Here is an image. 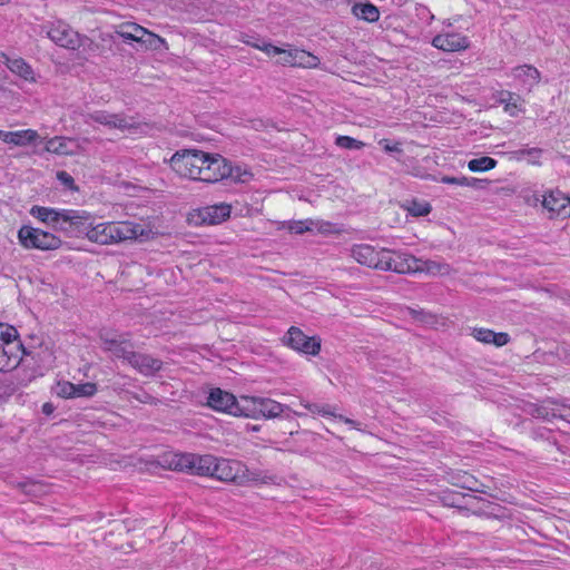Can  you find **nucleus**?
<instances>
[{
    "label": "nucleus",
    "mask_w": 570,
    "mask_h": 570,
    "mask_svg": "<svg viewBox=\"0 0 570 570\" xmlns=\"http://www.w3.org/2000/svg\"><path fill=\"white\" fill-rule=\"evenodd\" d=\"M295 66L302 68H316L320 65V59L311 52L297 49L294 56Z\"/></svg>",
    "instance_id": "nucleus-30"
},
{
    "label": "nucleus",
    "mask_w": 570,
    "mask_h": 570,
    "mask_svg": "<svg viewBox=\"0 0 570 570\" xmlns=\"http://www.w3.org/2000/svg\"><path fill=\"white\" fill-rule=\"evenodd\" d=\"M4 59V63L9 68V70L19 77L23 78L24 80L33 81V70L32 68L21 58H13L10 59L6 55H2Z\"/></svg>",
    "instance_id": "nucleus-23"
},
{
    "label": "nucleus",
    "mask_w": 570,
    "mask_h": 570,
    "mask_svg": "<svg viewBox=\"0 0 570 570\" xmlns=\"http://www.w3.org/2000/svg\"><path fill=\"white\" fill-rule=\"evenodd\" d=\"M403 207L414 217L426 216L432 210V207L428 202H421L416 199L406 202Z\"/></svg>",
    "instance_id": "nucleus-29"
},
{
    "label": "nucleus",
    "mask_w": 570,
    "mask_h": 570,
    "mask_svg": "<svg viewBox=\"0 0 570 570\" xmlns=\"http://www.w3.org/2000/svg\"><path fill=\"white\" fill-rule=\"evenodd\" d=\"M48 37L58 46L76 49L80 46V38L71 27L62 21L52 23L47 30Z\"/></svg>",
    "instance_id": "nucleus-15"
},
{
    "label": "nucleus",
    "mask_w": 570,
    "mask_h": 570,
    "mask_svg": "<svg viewBox=\"0 0 570 570\" xmlns=\"http://www.w3.org/2000/svg\"><path fill=\"white\" fill-rule=\"evenodd\" d=\"M255 49L265 52L269 57L278 56L277 63L283 66H295V52L297 49H283L272 43L254 45Z\"/></svg>",
    "instance_id": "nucleus-21"
},
{
    "label": "nucleus",
    "mask_w": 570,
    "mask_h": 570,
    "mask_svg": "<svg viewBox=\"0 0 570 570\" xmlns=\"http://www.w3.org/2000/svg\"><path fill=\"white\" fill-rule=\"evenodd\" d=\"M216 458L213 455L180 454L176 455L175 469L188 471L197 475L213 476Z\"/></svg>",
    "instance_id": "nucleus-11"
},
{
    "label": "nucleus",
    "mask_w": 570,
    "mask_h": 570,
    "mask_svg": "<svg viewBox=\"0 0 570 570\" xmlns=\"http://www.w3.org/2000/svg\"><path fill=\"white\" fill-rule=\"evenodd\" d=\"M73 142L75 141L71 138L56 136L47 140L45 149L46 151L56 155H72L73 150L71 145Z\"/></svg>",
    "instance_id": "nucleus-24"
},
{
    "label": "nucleus",
    "mask_w": 570,
    "mask_h": 570,
    "mask_svg": "<svg viewBox=\"0 0 570 570\" xmlns=\"http://www.w3.org/2000/svg\"><path fill=\"white\" fill-rule=\"evenodd\" d=\"M83 234L100 245L118 244L147 235L141 225L131 222H105L96 225L85 223Z\"/></svg>",
    "instance_id": "nucleus-3"
},
{
    "label": "nucleus",
    "mask_w": 570,
    "mask_h": 570,
    "mask_svg": "<svg viewBox=\"0 0 570 570\" xmlns=\"http://www.w3.org/2000/svg\"><path fill=\"white\" fill-rule=\"evenodd\" d=\"M352 11L358 19L367 22H375L380 18L379 9L372 3H355Z\"/></svg>",
    "instance_id": "nucleus-27"
},
{
    "label": "nucleus",
    "mask_w": 570,
    "mask_h": 570,
    "mask_svg": "<svg viewBox=\"0 0 570 570\" xmlns=\"http://www.w3.org/2000/svg\"><path fill=\"white\" fill-rule=\"evenodd\" d=\"M337 417H338L341 421H343L344 423H346V424H348V425H351V426H353V428H355V429L360 430V428H358V425H360V424H358L356 421H354V420H352V419H348V417H345V416H343V415H338Z\"/></svg>",
    "instance_id": "nucleus-45"
},
{
    "label": "nucleus",
    "mask_w": 570,
    "mask_h": 570,
    "mask_svg": "<svg viewBox=\"0 0 570 570\" xmlns=\"http://www.w3.org/2000/svg\"><path fill=\"white\" fill-rule=\"evenodd\" d=\"M132 397L144 404H158V400L147 392H140L132 395Z\"/></svg>",
    "instance_id": "nucleus-39"
},
{
    "label": "nucleus",
    "mask_w": 570,
    "mask_h": 570,
    "mask_svg": "<svg viewBox=\"0 0 570 570\" xmlns=\"http://www.w3.org/2000/svg\"><path fill=\"white\" fill-rule=\"evenodd\" d=\"M91 121L121 131L137 128L138 125L134 117H129L125 114H111L106 110H96L91 114H87L85 116V122L89 125Z\"/></svg>",
    "instance_id": "nucleus-12"
},
{
    "label": "nucleus",
    "mask_w": 570,
    "mask_h": 570,
    "mask_svg": "<svg viewBox=\"0 0 570 570\" xmlns=\"http://www.w3.org/2000/svg\"><path fill=\"white\" fill-rule=\"evenodd\" d=\"M472 336L481 343L493 344L497 347L504 346L510 342V336L508 333H495L492 330L482 327L473 328Z\"/></svg>",
    "instance_id": "nucleus-22"
},
{
    "label": "nucleus",
    "mask_w": 570,
    "mask_h": 570,
    "mask_svg": "<svg viewBox=\"0 0 570 570\" xmlns=\"http://www.w3.org/2000/svg\"><path fill=\"white\" fill-rule=\"evenodd\" d=\"M301 404L306 409L308 410L309 412L312 413H318L323 416H326V415H332V416H336L334 414L333 411H331V406L330 405H320V404H315V403H309V402H305V401H302Z\"/></svg>",
    "instance_id": "nucleus-36"
},
{
    "label": "nucleus",
    "mask_w": 570,
    "mask_h": 570,
    "mask_svg": "<svg viewBox=\"0 0 570 570\" xmlns=\"http://www.w3.org/2000/svg\"><path fill=\"white\" fill-rule=\"evenodd\" d=\"M313 225H314V223L312 220L291 222L288 224V229H289V232L299 235L307 230H312Z\"/></svg>",
    "instance_id": "nucleus-37"
},
{
    "label": "nucleus",
    "mask_w": 570,
    "mask_h": 570,
    "mask_svg": "<svg viewBox=\"0 0 570 570\" xmlns=\"http://www.w3.org/2000/svg\"><path fill=\"white\" fill-rule=\"evenodd\" d=\"M468 489H470L471 491H475V492H483L482 490H480L478 487H471L469 485Z\"/></svg>",
    "instance_id": "nucleus-48"
},
{
    "label": "nucleus",
    "mask_w": 570,
    "mask_h": 570,
    "mask_svg": "<svg viewBox=\"0 0 570 570\" xmlns=\"http://www.w3.org/2000/svg\"><path fill=\"white\" fill-rule=\"evenodd\" d=\"M519 154L521 156H529L530 157V163L532 164H539V158L542 154V149L540 148H528V149H522L519 151Z\"/></svg>",
    "instance_id": "nucleus-38"
},
{
    "label": "nucleus",
    "mask_w": 570,
    "mask_h": 570,
    "mask_svg": "<svg viewBox=\"0 0 570 570\" xmlns=\"http://www.w3.org/2000/svg\"><path fill=\"white\" fill-rule=\"evenodd\" d=\"M284 342L291 348L308 355H317L321 351V341L318 338L306 336L301 328L295 326L289 327Z\"/></svg>",
    "instance_id": "nucleus-13"
},
{
    "label": "nucleus",
    "mask_w": 570,
    "mask_h": 570,
    "mask_svg": "<svg viewBox=\"0 0 570 570\" xmlns=\"http://www.w3.org/2000/svg\"><path fill=\"white\" fill-rule=\"evenodd\" d=\"M417 273H426L432 276L449 275L451 267L444 262L417 259Z\"/></svg>",
    "instance_id": "nucleus-25"
},
{
    "label": "nucleus",
    "mask_w": 570,
    "mask_h": 570,
    "mask_svg": "<svg viewBox=\"0 0 570 570\" xmlns=\"http://www.w3.org/2000/svg\"><path fill=\"white\" fill-rule=\"evenodd\" d=\"M242 415L255 420L265 419L272 420L281 417L284 413H293L294 415L302 416L303 414L292 411L289 406L282 404L269 397L259 396H245L243 397Z\"/></svg>",
    "instance_id": "nucleus-5"
},
{
    "label": "nucleus",
    "mask_w": 570,
    "mask_h": 570,
    "mask_svg": "<svg viewBox=\"0 0 570 570\" xmlns=\"http://www.w3.org/2000/svg\"><path fill=\"white\" fill-rule=\"evenodd\" d=\"M53 411V406L50 403H45L42 406V412L46 414H51Z\"/></svg>",
    "instance_id": "nucleus-46"
},
{
    "label": "nucleus",
    "mask_w": 570,
    "mask_h": 570,
    "mask_svg": "<svg viewBox=\"0 0 570 570\" xmlns=\"http://www.w3.org/2000/svg\"><path fill=\"white\" fill-rule=\"evenodd\" d=\"M89 215L86 212L73 209H59L52 228L63 232L67 236H78L83 234L85 223Z\"/></svg>",
    "instance_id": "nucleus-9"
},
{
    "label": "nucleus",
    "mask_w": 570,
    "mask_h": 570,
    "mask_svg": "<svg viewBox=\"0 0 570 570\" xmlns=\"http://www.w3.org/2000/svg\"><path fill=\"white\" fill-rule=\"evenodd\" d=\"M213 476L220 481L233 482L238 485H245L249 482L257 481L263 483L272 481V478H261L258 472L250 471L240 461L228 459L215 460Z\"/></svg>",
    "instance_id": "nucleus-4"
},
{
    "label": "nucleus",
    "mask_w": 570,
    "mask_h": 570,
    "mask_svg": "<svg viewBox=\"0 0 570 570\" xmlns=\"http://www.w3.org/2000/svg\"><path fill=\"white\" fill-rule=\"evenodd\" d=\"M432 45L443 51L454 52L469 47L468 38L460 33L438 35L433 38Z\"/></svg>",
    "instance_id": "nucleus-18"
},
{
    "label": "nucleus",
    "mask_w": 570,
    "mask_h": 570,
    "mask_svg": "<svg viewBox=\"0 0 570 570\" xmlns=\"http://www.w3.org/2000/svg\"><path fill=\"white\" fill-rule=\"evenodd\" d=\"M243 42L248 45V46H249V43H253L252 40H243Z\"/></svg>",
    "instance_id": "nucleus-51"
},
{
    "label": "nucleus",
    "mask_w": 570,
    "mask_h": 570,
    "mask_svg": "<svg viewBox=\"0 0 570 570\" xmlns=\"http://www.w3.org/2000/svg\"><path fill=\"white\" fill-rule=\"evenodd\" d=\"M381 257V271H392L399 274L417 273V258L409 253L384 248Z\"/></svg>",
    "instance_id": "nucleus-10"
},
{
    "label": "nucleus",
    "mask_w": 570,
    "mask_h": 570,
    "mask_svg": "<svg viewBox=\"0 0 570 570\" xmlns=\"http://www.w3.org/2000/svg\"><path fill=\"white\" fill-rule=\"evenodd\" d=\"M18 239L27 249L53 250L62 245V240L52 233L26 225L18 230Z\"/></svg>",
    "instance_id": "nucleus-8"
},
{
    "label": "nucleus",
    "mask_w": 570,
    "mask_h": 570,
    "mask_svg": "<svg viewBox=\"0 0 570 570\" xmlns=\"http://www.w3.org/2000/svg\"><path fill=\"white\" fill-rule=\"evenodd\" d=\"M115 33L124 41H134L144 49H158L165 41L161 37L149 31L136 22H122L115 29Z\"/></svg>",
    "instance_id": "nucleus-7"
},
{
    "label": "nucleus",
    "mask_w": 570,
    "mask_h": 570,
    "mask_svg": "<svg viewBox=\"0 0 570 570\" xmlns=\"http://www.w3.org/2000/svg\"><path fill=\"white\" fill-rule=\"evenodd\" d=\"M441 183L449 184V185H458V186H464V184L468 183V177H451V176H443L441 178Z\"/></svg>",
    "instance_id": "nucleus-42"
},
{
    "label": "nucleus",
    "mask_w": 570,
    "mask_h": 570,
    "mask_svg": "<svg viewBox=\"0 0 570 570\" xmlns=\"http://www.w3.org/2000/svg\"><path fill=\"white\" fill-rule=\"evenodd\" d=\"M542 206L551 217L567 218L570 216V198L560 190H552L543 196Z\"/></svg>",
    "instance_id": "nucleus-16"
},
{
    "label": "nucleus",
    "mask_w": 570,
    "mask_h": 570,
    "mask_svg": "<svg viewBox=\"0 0 570 570\" xmlns=\"http://www.w3.org/2000/svg\"><path fill=\"white\" fill-rule=\"evenodd\" d=\"M409 311H410V314L413 317H417L419 315L423 314V311H416V309H413V308H409Z\"/></svg>",
    "instance_id": "nucleus-47"
},
{
    "label": "nucleus",
    "mask_w": 570,
    "mask_h": 570,
    "mask_svg": "<svg viewBox=\"0 0 570 570\" xmlns=\"http://www.w3.org/2000/svg\"><path fill=\"white\" fill-rule=\"evenodd\" d=\"M336 146L344 149H362L365 144L350 136H337L335 139Z\"/></svg>",
    "instance_id": "nucleus-32"
},
{
    "label": "nucleus",
    "mask_w": 570,
    "mask_h": 570,
    "mask_svg": "<svg viewBox=\"0 0 570 570\" xmlns=\"http://www.w3.org/2000/svg\"><path fill=\"white\" fill-rule=\"evenodd\" d=\"M207 405L218 412L236 416L242 415L243 405L237 402L236 397L232 393L218 387L213 389L209 392Z\"/></svg>",
    "instance_id": "nucleus-14"
},
{
    "label": "nucleus",
    "mask_w": 570,
    "mask_h": 570,
    "mask_svg": "<svg viewBox=\"0 0 570 570\" xmlns=\"http://www.w3.org/2000/svg\"><path fill=\"white\" fill-rule=\"evenodd\" d=\"M55 393L62 399H75V384L67 381L58 382Z\"/></svg>",
    "instance_id": "nucleus-35"
},
{
    "label": "nucleus",
    "mask_w": 570,
    "mask_h": 570,
    "mask_svg": "<svg viewBox=\"0 0 570 570\" xmlns=\"http://www.w3.org/2000/svg\"><path fill=\"white\" fill-rule=\"evenodd\" d=\"M384 248L376 249L367 244L354 245L351 249L352 257L360 264L371 268L381 269L382 257Z\"/></svg>",
    "instance_id": "nucleus-17"
},
{
    "label": "nucleus",
    "mask_w": 570,
    "mask_h": 570,
    "mask_svg": "<svg viewBox=\"0 0 570 570\" xmlns=\"http://www.w3.org/2000/svg\"><path fill=\"white\" fill-rule=\"evenodd\" d=\"M230 205L220 203L199 209L198 217L203 224L216 225L223 223L230 216Z\"/></svg>",
    "instance_id": "nucleus-19"
},
{
    "label": "nucleus",
    "mask_w": 570,
    "mask_h": 570,
    "mask_svg": "<svg viewBox=\"0 0 570 570\" xmlns=\"http://www.w3.org/2000/svg\"><path fill=\"white\" fill-rule=\"evenodd\" d=\"M379 144L383 147L385 153H402L400 142L391 144L387 139H382Z\"/></svg>",
    "instance_id": "nucleus-40"
},
{
    "label": "nucleus",
    "mask_w": 570,
    "mask_h": 570,
    "mask_svg": "<svg viewBox=\"0 0 570 570\" xmlns=\"http://www.w3.org/2000/svg\"><path fill=\"white\" fill-rule=\"evenodd\" d=\"M97 393L96 383L87 382L82 384H75V399L77 397H91Z\"/></svg>",
    "instance_id": "nucleus-34"
},
{
    "label": "nucleus",
    "mask_w": 570,
    "mask_h": 570,
    "mask_svg": "<svg viewBox=\"0 0 570 570\" xmlns=\"http://www.w3.org/2000/svg\"><path fill=\"white\" fill-rule=\"evenodd\" d=\"M9 2H10V0H0V6L9 3Z\"/></svg>",
    "instance_id": "nucleus-50"
},
{
    "label": "nucleus",
    "mask_w": 570,
    "mask_h": 570,
    "mask_svg": "<svg viewBox=\"0 0 570 570\" xmlns=\"http://www.w3.org/2000/svg\"><path fill=\"white\" fill-rule=\"evenodd\" d=\"M513 75L517 79L521 80L529 88H532L540 81V72L532 66H520L513 69Z\"/></svg>",
    "instance_id": "nucleus-26"
},
{
    "label": "nucleus",
    "mask_w": 570,
    "mask_h": 570,
    "mask_svg": "<svg viewBox=\"0 0 570 570\" xmlns=\"http://www.w3.org/2000/svg\"><path fill=\"white\" fill-rule=\"evenodd\" d=\"M484 180H481V179H478V178H468V183L464 184L465 187H473V188H479L481 187V184L483 183Z\"/></svg>",
    "instance_id": "nucleus-44"
},
{
    "label": "nucleus",
    "mask_w": 570,
    "mask_h": 570,
    "mask_svg": "<svg viewBox=\"0 0 570 570\" xmlns=\"http://www.w3.org/2000/svg\"><path fill=\"white\" fill-rule=\"evenodd\" d=\"M57 178L62 185H65L71 189L73 188V178L67 171H65V170L58 171Z\"/></svg>",
    "instance_id": "nucleus-43"
},
{
    "label": "nucleus",
    "mask_w": 570,
    "mask_h": 570,
    "mask_svg": "<svg viewBox=\"0 0 570 570\" xmlns=\"http://www.w3.org/2000/svg\"><path fill=\"white\" fill-rule=\"evenodd\" d=\"M38 138L39 134L33 129L18 131L0 130V140L14 146H27L35 142Z\"/></svg>",
    "instance_id": "nucleus-20"
},
{
    "label": "nucleus",
    "mask_w": 570,
    "mask_h": 570,
    "mask_svg": "<svg viewBox=\"0 0 570 570\" xmlns=\"http://www.w3.org/2000/svg\"><path fill=\"white\" fill-rule=\"evenodd\" d=\"M501 102L504 104V110L511 116L515 117L521 111L517 100H513L512 92H504L501 98Z\"/></svg>",
    "instance_id": "nucleus-33"
},
{
    "label": "nucleus",
    "mask_w": 570,
    "mask_h": 570,
    "mask_svg": "<svg viewBox=\"0 0 570 570\" xmlns=\"http://www.w3.org/2000/svg\"><path fill=\"white\" fill-rule=\"evenodd\" d=\"M59 213V209L49 208V207H42V206H33L30 209V214L41 220L42 223H46L52 227L56 217Z\"/></svg>",
    "instance_id": "nucleus-28"
},
{
    "label": "nucleus",
    "mask_w": 570,
    "mask_h": 570,
    "mask_svg": "<svg viewBox=\"0 0 570 570\" xmlns=\"http://www.w3.org/2000/svg\"><path fill=\"white\" fill-rule=\"evenodd\" d=\"M22 487L28 494H38L42 491V484L36 481L26 482Z\"/></svg>",
    "instance_id": "nucleus-41"
},
{
    "label": "nucleus",
    "mask_w": 570,
    "mask_h": 570,
    "mask_svg": "<svg viewBox=\"0 0 570 570\" xmlns=\"http://www.w3.org/2000/svg\"><path fill=\"white\" fill-rule=\"evenodd\" d=\"M264 42H256V41H253V43H249L250 47L255 48L254 45H263Z\"/></svg>",
    "instance_id": "nucleus-49"
},
{
    "label": "nucleus",
    "mask_w": 570,
    "mask_h": 570,
    "mask_svg": "<svg viewBox=\"0 0 570 570\" xmlns=\"http://www.w3.org/2000/svg\"><path fill=\"white\" fill-rule=\"evenodd\" d=\"M23 354L24 348L18 340L17 330L14 327L3 328L0 324V371L6 372L16 368Z\"/></svg>",
    "instance_id": "nucleus-6"
},
{
    "label": "nucleus",
    "mask_w": 570,
    "mask_h": 570,
    "mask_svg": "<svg viewBox=\"0 0 570 570\" xmlns=\"http://www.w3.org/2000/svg\"><path fill=\"white\" fill-rule=\"evenodd\" d=\"M99 338L102 348L114 357L126 361L131 367L145 376H151L163 368V361L149 354L134 351V344L128 335L117 334L110 331H101Z\"/></svg>",
    "instance_id": "nucleus-2"
},
{
    "label": "nucleus",
    "mask_w": 570,
    "mask_h": 570,
    "mask_svg": "<svg viewBox=\"0 0 570 570\" xmlns=\"http://www.w3.org/2000/svg\"><path fill=\"white\" fill-rule=\"evenodd\" d=\"M171 168L181 177L215 184L225 178L246 183L252 177L247 170L232 167L219 154H208L197 149H184L173 155Z\"/></svg>",
    "instance_id": "nucleus-1"
},
{
    "label": "nucleus",
    "mask_w": 570,
    "mask_h": 570,
    "mask_svg": "<svg viewBox=\"0 0 570 570\" xmlns=\"http://www.w3.org/2000/svg\"><path fill=\"white\" fill-rule=\"evenodd\" d=\"M495 166L497 160L488 156L474 158L468 163V168L474 173L487 171L493 169Z\"/></svg>",
    "instance_id": "nucleus-31"
}]
</instances>
